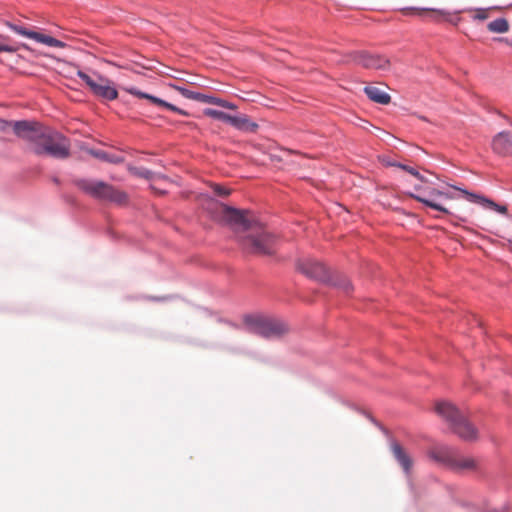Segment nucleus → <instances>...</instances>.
Listing matches in <instances>:
<instances>
[{"instance_id": "f257e3e1", "label": "nucleus", "mask_w": 512, "mask_h": 512, "mask_svg": "<svg viewBox=\"0 0 512 512\" xmlns=\"http://www.w3.org/2000/svg\"><path fill=\"white\" fill-rule=\"evenodd\" d=\"M14 133L26 143V149L36 156L55 159H66L70 156L69 139L37 121L16 122Z\"/></svg>"}, {"instance_id": "f03ea898", "label": "nucleus", "mask_w": 512, "mask_h": 512, "mask_svg": "<svg viewBox=\"0 0 512 512\" xmlns=\"http://www.w3.org/2000/svg\"><path fill=\"white\" fill-rule=\"evenodd\" d=\"M428 455L456 473L477 472L481 468L480 461L477 458L461 455L448 447L432 448Z\"/></svg>"}, {"instance_id": "7ed1b4c3", "label": "nucleus", "mask_w": 512, "mask_h": 512, "mask_svg": "<svg viewBox=\"0 0 512 512\" xmlns=\"http://www.w3.org/2000/svg\"><path fill=\"white\" fill-rule=\"evenodd\" d=\"M435 411L461 439L465 441L477 439V429L451 403L438 402Z\"/></svg>"}, {"instance_id": "20e7f679", "label": "nucleus", "mask_w": 512, "mask_h": 512, "mask_svg": "<svg viewBox=\"0 0 512 512\" xmlns=\"http://www.w3.org/2000/svg\"><path fill=\"white\" fill-rule=\"evenodd\" d=\"M74 184L82 192L100 201L122 205L128 200V196L124 191L103 181L78 178L74 180Z\"/></svg>"}, {"instance_id": "39448f33", "label": "nucleus", "mask_w": 512, "mask_h": 512, "mask_svg": "<svg viewBox=\"0 0 512 512\" xmlns=\"http://www.w3.org/2000/svg\"><path fill=\"white\" fill-rule=\"evenodd\" d=\"M276 238L257 223L245 236L241 243L243 248L251 254L267 256L275 252Z\"/></svg>"}, {"instance_id": "423d86ee", "label": "nucleus", "mask_w": 512, "mask_h": 512, "mask_svg": "<svg viewBox=\"0 0 512 512\" xmlns=\"http://www.w3.org/2000/svg\"><path fill=\"white\" fill-rule=\"evenodd\" d=\"M250 330L264 338H276L288 331L285 323L280 320L266 317H250L247 319Z\"/></svg>"}, {"instance_id": "0eeeda50", "label": "nucleus", "mask_w": 512, "mask_h": 512, "mask_svg": "<svg viewBox=\"0 0 512 512\" xmlns=\"http://www.w3.org/2000/svg\"><path fill=\"white\" fill-rule=\"evenodd\" d=\"M77 76L86 83L96 97L105 101L117 99L118 91L108 78L98 75L97 80H94L81 70L77 71Z\"/></svg>"}, {"instance_id": "6e6552de", "label": "nucleus", "mask_w": 512, "mask_h": 512, "mask_svg": "<svg viewBox=\"0 0 512 512\" xmlns=\"http://www.w3.org/2000/svg\"><path fill=\"white\" fill-rule=\"evenodd\" d=\"M223 219L237 231L249 232L257 222L248 218V211L239 210L227 205L221 206Z\"/></svg>"}, {"instance_id": "1a4fd4ad", "label": "nucleus", "mask_w": 512, "mask_h": 512, "mask_svg": "<svg viewBox=\"0 0 512 512\" xmlns=\"http://www.w3.org/2000/svg\"><path fill=\"white\" fill-rule=\"evenodd\" d=\"M297 270L305 276L320 282L330 280V273L327 267L320 261L313 258L299 259L296 263Z\"/></svg>"}, {"instance_id": "9d476101", "label": "nucleus", "mask_w": 512, "mask_h": 512, "mask_svg": "<svg viewBox=\"0 0 512 512\" xmlns=\"http://www.w3.org/2000/svg\"><path fill=\"white\" fill-rule=\"evenodd\" d=\"M350 61L366 69L386 70L390 61L384 56L372 55L365 51H357L349 54Z\"/></svg>"}, {"instance_id": "9b49d317", "label": "nucleus", "mask_w": 512, "mask_h": 512, "mask_svg": "<svg viewBox=\"0 0 512 512\" xmlns=\"http://www.w3.org/2000/svg\"><path fill=\"white\" fill-rule=\"evenodd\" d=\"M6 25L15 33L22 35L24 37L33 39L37 42L43 43L47 46L64 48L66 44L52 36L44 35L35 31L28 30L27 28L17 25L11 22H6Z\"/></svg>"}, {"instance_id": "f8f14e48", "label": "nucleus", "mask_w": 512, "mask_h": 512, "mask_svg": "<svg viewBox=\"0 0 512 512\" xmlns=\"http://www.w3.org/2000/svg\"><path fill=\"white\" fill-rule=\"evenodd\" d=\"M452 188H454L455 190H458L460 191L468 201L472 202V203H476V204H479L481 205L482 207L484 208H487V209H491V210H494L500 214H503V215H506L508 210H507V207L504 206V205H499L497 203H495L493 200L489 199V198H486L482 195H478V194H475V193H471L465 189H462V188H459V187H456V186H451Z\"/></svg>"}, {"instance_id": "ddd939ff", "label": "nucleus", "mask_w": 512, "mask_h": 512, "mask_svg": "<svg viewBox=\"0 0 512 512\" xmlns=\"http://www.w3.org/2000/svg\"><path fill=\"white\" fill-rule=\"evenodd\" d=\"M391 451L404 473L407 476H410L413 468V459L411 455L397 442H393L391 444Z\"/></svg>"}, {"instance_id": "4468645a", "label": "nucleus", "mask_w": 512, "mask_h": 512, "mask_svg": "<svg viewBox=\"0 0 512 512\" xmlns=\"http://www.w3.org/2000/svg\"><path fill=\"white\" fill-rule=\"evenodd\" d=\"M492 149L499 155H512V133L507 131L498 133L492 140Z\"/></svg>"}, {"instance_id": "2eb2a0df", "label": "nucleus", "mask_w": 512, "mask_h": 512, "mask_svg": "<svg viewBox=\"0 0 512 512\" xmlns=\"http://www.w3.org/2000/svg\"><path fill=\"white\" fill-rule=\"evenodd\" d=\"M125 91L128 92L129 94L131 95H134L136 97H139V98H144V99H147L149 101H151L153 104H156L158 106H161V107H164V108H167L171 111H174L176 113H179L181 115H185L187 116L188 113L176 106H174L173 104H170L160 98H157L153 95H150V94H147V93H144V92H141L140 90L134 88V87H131V88H125Z\"/></svg>"}, {"instance_id": "dca6fc26", "label": "nucleus", "mask_w": 512, "mask_h": 512, "mask_svg": "<svg viewBox=\"0 0 512 512\" xmlns=\"http://www.w3.org/2000/svg\"><path fill=\"white\" fill-rule=\"evenodd\" d=\"M125 91L128 92L129 94L131 95H134L136 97H139V98H144V99H147L149 101H151L153 104H156L158 106H161V107H164V108H167L171 111H174L176 113H179L181 115H185L187 116L188 113L176 106H174L173 104H170L160 98H157L153 95H150V94H147V93H144V92H141L140 90L134 88V87H131V88H125Z\"/></svg>"}, {"instance_id": "f3484780", "label": "nucleus", "mask_w": 512, "mask_h": 512, "mask_svg": "<svg viewBox=\"0 0 512 512\" xmlns=\"http://www.w3.org/2000/svg\"><path fill=\"white\" fill-rule=\"evenodd\" d=\"M125 91L128 92L129 94L131 95H134L136 97H139V98H144V99H147L149 101H151L153 104H156L158 106H161V107H164V108H167L171 111H174L176 113H179L181 115H185L187 116L188 113L176 106H174L173 104H170L160 98H157L153 95H150V94H147V93H144V92H141L140 90L134 88V87H131V88H125Z\"/></svg>"}, {"instance_id": "a211bd4d", "label": "nucleus", "mask_w": 512, "mask_h": 512, "mask_svg": "<svg viewBox=\"0 0 512 512\" xmlns=\"http://www.w3.org/2000/svg\"><path fill=\"white\" fill-rule=\"evenodd\" d=\"M125 91L128 92L129 94L131 95H134L136 97H139V98H144V99H147L149 101H151L153 104H156L158 106H161V107H164V108H167L171 111H174L176 113H179L181 115H185L187 116L188 113L176 106H174L173 104H170L160 98H157L153 95H150V94H147V93H144V92H141L140 90L134 88V87H131V88H125Z\"/></svg>"}, {"instance_id": "6ab92c4d", "label": "nucleus", "mask_w": 512, "mask_h": 512, "mask_svg": "<svg viewBox=\"0 0 512 512\" xmlns=\"http://www.w3.org/2000/svg\"><path fill=\"white\" fill-rule=\"evenodd\" d=\"M229 124L234 128L243 131L254 133L258 129V124L251 121L247 116H231Z\"/></svg>"}, {"instance_id": "aec40b11", "label": "nucleus", "mask_w": 512, "mask_h": 512, "mask_svg": "<svg viewBox=\"0 0 512 512\" xmlns=\"http://www.w3.org/2000/svg\"><path fill=\"white\" fill-rule=\"evenodd\" d=\"M364 91L368 98L376 103L386 105L390 103L391 97L389 94L384 92L378 87L375 86H367L364 88Z\"/></svg>"}, {"instance_id": "412c9836", "label": "nucleus", "mask_w": 512, "mask_h": 512, "mask_svg": "<svg viewBox=\"0 0 512 512\" xmlns=\"http://www.w3.org/2000/svg\"><path fill=\"white\" fill-rule=\"evenodd\" d=\"M89 154L101 161L108 162V163L119 164L124 161V158L122 156L110 154L103 150L91 149V150H89Z\"/></svg>"}, {"instance_id": "4be33fe9", "label": "nucleus", "mask_w": 512, "mask_h": 512, "mask_svg": "<svg viewBox=\"0 0 512 512\" xmlns=\"http://www.w3.org/2000/svg\"><path fill=\"white\" fill-rule=\"evenodd\" d=\"M200 102L217 105V106H220V107H223V108H226V109H230V110H236L237 109V106L235 104L231 103V102H228V101L223 100V99L218 98V97L209 96V95H205V94H202Z\"/></svg>"}, {"instance_id": "5701e85b", "label": "nucleus", "mask_w": 512, "mask_h": 512, "mask_svg": "<svg viewBox=\"0 0 512 512\" xmlns=\"http://www.w3.org/2000/svg\"><path fill=\"white\" fill-rule=\"evenodd\" d=\"M410 196L413 199H415L416 201L421 202L432 209L438 210L445 214H450V211L446 207H444L441 203L437 202L436 200L424 198L422 196L414 195V194H410Z\"/></svg>"}, {"instance_id": "b1692460", "label": "nucleus", "mask_w": 512, "mask_h": 512, "mask_svg": "<svg viewBox=\"0 0 512 512\" xmlns=\"http://www.w3.org/2000/svg\"><path fill=\"white\" fill-rule=\"evenodd\" d=\"M423 12H430L431 18L435 21H438L440 18L447 15V12L444 10H438V9H418V8H409L404 11L405 14H419L421 15Z\"/></svg>"}, {"instance_id": "393cba45", "label": "nucleus", "mask_w": 512, "mask_h": 512, "mask_svg": "<svg viewBox=\"0 0 512 512\" xmlns=\"http://www.w3.org/2000/svg\"><path fill=\"white\" fill-rule=\"evenodd\" d=\"M488 30L494 33H505L509 29L508 21L505 18H498L491 21L488 25Z\"/></svg>"}, {"instance_id": "a878e982", "label": "nucleus", "mask_w": 512, "mask_h": 512, "mask_svg": "<svg viewBox=\"0 0 512 512\" xmlns=\"http://www.w3.org/2000/svg\"><path fill=\"white\" fill-rule=\"evenodd\" d=\"M203 114L205 116H208V117H211V118H214V119H217V120H221V121H224V122H227L229 123V119L231 117V115L225 113V112H222V111H219V110H215V109H211V108H207V109H204L203 110Z\"/></svg>"}, {"instance_id": "bb28decb", "label": "nucleus", "mask_w": 512, "mask_h": 512, "mask_svg": "<svg viewBox=\"0 0 512 512\" xmlns=\"http://www.w3.org/2000/svg\"><path fill=\"white\" fill-rule=\"evenodd\" d=\"M183 97L200 102L202 93L194 92L181 86L172 85Z\"/></svg>"}, {"instance_id": "cd10ccee", "label": "nucleus", "mask_w": 512, "mask_h": 512, "mask_svg": "<svg viewBox=\"0 0 512 512\" xmlns=\"http://www.w3.org/2000/svg\"><path fill=\"white\" fill-rule=\"evenodd\" d=\"M396 167L403 169L404 171L419 179L421 182H427V179L411 166L397 163Z\"/></svg>"}, {"instance_id": "c85d7f7f", "label": "nucleus", "mask_w": 512, "mask_h": 512, "mask_svg": "<svg viewBox=\"0 0 512 512\" xmlns=\"http://www.w3.org/2000/svg\"><path fill=\"white\" fill-rule=\"evenodd\" d=\"M210 187L216 195L221 196V197H227L231 193L230 189H228L220 184L213 183L210 185Z\"/></svg>"}, {"instance_id": "c756f323", "label": "nucleus", "mask_w": 512, "mask_h": 512, "mask_svg": "<svg viewBox=\"0 0 512 512\" xmlns=\"http://www.w3.org/2000/svg\"><path fill=\"white\" fill-rule=\"evenodd\" d=\"M346 294H349L352 291V285L347 279H341L338 283H336Z\"/></svg>"}, {"instance_id": "7c9ffc66", "label": "nucleus", "mask_w": 512, "mask_h": 512, "mask_svg": "<svg viewBox=\"0 0 512 512\" xmlns=\"http://www.w3.org/2000/svg\"><path fill=\"white\" fill-rule=\"evenodd\" d=\"M17 121H6V120H0V131L6 132L8 128H12L14 131V124Z\"/></svg>"}, {"instance_id": "2f4dec72", "label": "nucleus", "mask_w": 512, "mask_h": 512, "mask_svg": "<svg viewBox=\"0 0 512 512\" xmlns=\"http://www.w3.org/2000/svg\"><path fill=\"white\" fill-rule=\"evenodd\" d=\"M19 49V47L1 44L0 43V52H8V53H14Z\"/></svg>"}, {"instance_id": "473e14b6", "label": "nucleus", "mask_w": 512, "mask_h": 512, "mask_svg": "<svg viewBox=\"0 0 512 512\" xmlns=\"http://www.w3.org/2000/svg\"><path fill=\"white\" fill-rule=\"evenodd\" d=\"M380 161L383 165L385 166H393V167H396L397 163L398 162H395V161H392L390 160L388 157L386 156H382L380 157Z\"/></svg>"}, {"instance_id": "72a5a7b5", "label": "nucleus", "mask_w": 512, "mask_h": 512, "mask_svg": "<svg viewBox=\"0 0 512 512\" xmlns=\"http://www.w3.org/2000/svg\"><path fill=\"white\" fill-rule=\"evenodd\" d=\"M432 195L437 196L439 198H446V199L451 198L450 196H448V194H446V193H444L442 191L436 190V189H434L432 191Z\"/></svg>"}, {"instance_id": "f704fd0d", "label": "nucleus", "mask_w": 512, "mask_h": 512, "mask_svg": "<svg viewBox=\"0 0 512 512\" xmlns=\"http://www.w3.org/2000/svg\"><path fill=\"white\" fill-rule=\"evenodd\" d=\"M137 174H138L139 176H141V177L148 178V177L150 176L151 172H150V171H148V170H145V171H141V172H139V173H137Z\"/></svg>"}, {"instance_id": "c9c22d12", "label": "nucleus", "mask_w": 512, "mask_h": 512, "mask_svg": "<svg viewBox=\"0 0 512 512\" xmlns=\"http://www.w3.org/2000/svg\"><path fill=\"white\" fill-rule=\"evenodd\" d=\"M19 47H22L24 49H29L28 45H26V44H21Z\"/></svg>"}, {"instance_id": "e433bc0d", "label": "nucleus", "mask_w": 512, "mask_h": 512, "mask_svg": "<svg viewBox=\"0 0 512 512\" xmlns=\"http://www.w3.org/2000/svg\"><path fill=\"white\" fill-rule=\"evenodd\" d=\"M478 18H479V19H485V18H486V16H485V15H479V16H478Z\"/></svg>"}, {"instance_id": "4c0bfd02", "label": "nucleus", "mask_w": 512, "mask_h": 512, "mask_svg": "<svg viewBox=\"0 0 512 512\" xmlns=\"http://www.w3.org/2000/svg\"><path fill=\"white\" fill-rule=\"evenodd\" d=\"M509 249L512 252V242H509Z\"/></svg>"}]
</instances>
